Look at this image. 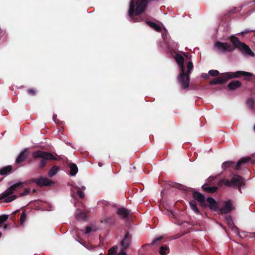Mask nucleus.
Listing matches in <instances>:
<instances>
[{
  "label": "nucleus",
  "mask_w": 255,
  "mask_h": 255,
  "mask_svg": "<svg viewBox=\"0 0 255 255\" xmlns=\"http://www.w3.org/2000/svg\"><path fill=\"white\" fill-rule=\"evenodd\" d=\"M175 59L180 68V73L177 77V81L181 85L182 89H186L189 86L190 77L189 75L193 69V64L191 61L187 63V70L185 72L184 65V58L180 54H177Z\"/></svg>",
  "instance_id": "obj_1"
},
{
  "label": "nucleus",
  "mask_w": 255,
  "mask_h": 255,
  "mask_svg": "<svg viewBox=\"0 0 255 255\" xmlns=\"http://www.w3.org/2000/svg\"><path fill=\"white\" fill-rule=\"evenodd\" d=\"M28 182H19L10 186L5 191L0 194V200H3L4 203L11 202L16 199L17 196L13 195V193L18 189L24 187V184L28 185Z\"/></svg>",
  "instance_id": "obj_2"
},
{
  "label": "nucleus",
  "mask_w": 255,
  "mask_h": 255,
  "mask_svg": "<svg viewBox=\"0 0 255 255\" xmlns=\"http://www.w3.org/2000/svg\"><path fill=\"white\" fill-rule=\"evenodd\" d=\"M147 3V0H137L136 3V7L135 8V1L131 0L128 10L129 16L133 20V14L139 16L145 10Z\"/></svg>",
  "instance_id": "obj_3"
},
{
  "label": "nucleus",
  "mask_w": 255,
  "mask_h": 255,
  "mask_svg": "<svg viewBox=\"0 0 255 255\" xmlns=\"http://www.w3.org/2000/svg\"><path fill=\"white\" fill-rule=\"evenodd\" d=\"M223 183L227 187L238 189L241 193H242L241 187L245 186L246 184L245 179L237 174L233 175L231 180L221 179L219 182V185H221Z\"/></svg>",
  "instance_id": "obj_4"
},
{
  "label": "nucleus",
  "mask_w": 255,
  "mask_h": 255,
  "mask_svg": "<svg viewBox=\"0 0 255 255\" xmlns=\"http://www.w3.org/2000/svg\"><path fill=\"white\" fill-rule=\"evenodd\" d=\"M250 163L253 164L255 163V160L252 159L250 157H243L241 158L235 165V163L232 161H227L223 163L222 168L224 170L227 169L228 168L235 166L236 170H240L241 169L242 166L245 164H249Z\"/></svg>",
  "instance_id": "obj_5"
},
{
  "label": "nucleus",
  "mask_w": 255,
  "mask_h": 255,
  "mask_svg": "<svg viewBox=\"0 0 255 255\" xmlns=\"http://www.w3.org/2000/svg\"><path fill=\"white\" fill-rule=\"evenodd\" d=\"M230 40L234 46L239 49L243 54L249 55L251 57L255 56L254 52L250 47L246 43L241 42L237 37L232 35L230 37Z\"/></svg>",
  "instance_id": "obj_6"
},
{
  "label": "nucleus",
  "mask_w": 255,
  "mask_h": 255,
  "mask_svg": "<svg viewBox=\"0 0 255 255\" xmlns=\"http://www.w3.org/2000/svg\"><path fill=\"white\" fill-rule=\"evenodd\" d=\"M32 157L37 159L41 158L39 167L42 168L45 166L47 163V160H56V158L50 152H45L42 150H37L32 153Z\"/></svg>",
  "instance_id": "obj_7"
},
{
  "label": "nucleus",
  "mask_w": 255,
  "mask_h": 255,
  "mask_svg": "<svg viewBox=\"0 0 255 255\" xmlns=\"http://www.w3.org/2000/svg\"><path fill=\"white\" fill-rule=\"evenodd\" d=\"M214 48L216 52L219 53L232 52L234 50V48L230 43L220 41L215 43Z\"/></svg>",
  "instance_id": "obj_8"
},
{
  "label": "nucleus",
  "mask_w": 255,
  "mask_h": 255,
  "mask_svg": "<svg viewBox=\"0 0 255 255\" xmlns=\"http://www.w3.org/2000/svg\"><path fill=\"white\" fill-rule=\"evenodd\" d=\"M225 76L228 81L230 79L240 78L241 76L252 77L254 74L248 72L238 71L235 72H225Z\"/></svg>",
  "instance_id": "obj_9"
},
{
  "label": "nucleus",
  "mask_w": 255,
  "mask_h": 255,
  "mask_svg": "<svg viewBox=\"0 0 255 255\" xmlns=\"http://www.w3.org/2000/svg\"><path fill=\"white\" fill-rule=\"evenodd\" d=\"M235 209V207L233 205L232 201L229 200L223 202V205L221 208H219V211L222 214H227Z\"/></svg>",
  "instance_id": "obj_10"
},
{
  "label": "nucleus",
  "mask_w": 255,
  "mask_h": 255,
  "mask_svg": "<svg viewBox=\"0 0 255 255\" xmlns=\"http://www.w3.org/2000/svg\"><path fill=\"white\" fill-rule=\"evenodd\" d=\"M192 196L194 199V200L196 202L197 201L201 207L206 208L205 202L206 199L204 195L198 191H194L192 193Z\"/></svg>",
  "instance_id": "obj_11"
},
{
  "label": "nucleus",
  "mask_w": 255,
  "mask_h": 255,
  "mask_svg": "<svg viewBox=\"0 0 255 255\" xmlns=\"http://www.w3.org/2000/svg\"><path fill=\"white\" fill-rule=\"evenodd\" d=\"M30 182L35 183L39 186H51L53 182L50 179L43 177L32 178Z\"/></svg>",
  "instance_id": "obj_12"
},
{
  "label": "nucleus",
  "mask_w": 255,
  "mask_h": 255,
  "mask_svg": "<svg viewBox=\"0 0 255 255\" xmlns=\"http://www.w3.org/2000/svg\"><path fill=\"white\" fill-rule=\"evenodd\" d=\"M206 208L208 207L213 211H219L218 203L212 197H208L205 202Z\"/></svg>",
  "instance_id": "obj_13"
},
{
  "label": "nucleus",
  "mask_w": 255,
  "mask_h": 255,
  "mask_svg": "<svg viewBox=\"0 0 255 255\" xmlns=\"http://www.w3.org/2000/svg\"><path fill=\"white\" fill-rule=\"evenodd\" d=\"M132 242V236L129 233V232L127 231L124 238L121 242V246H122V249L127 250Z\"/></svg>",
  "instance_id": "obj_14"
},
{
  "label": "nucleus",
  "mask_w": 255,
  "mask_h": 255,
  "mask_svg": "<svg viewBox=\"0 0 255 255\" xmlns=\"http://www.w3.org/2000/svg\"><path fill=\"white\" fill-rule=\"evenodd\" d=\"M228 81L225 76V73H221L220 76L215 78L210 82L211 85L224 84Z\"/></svg>",
  "instance_id": "obj_15"
},
{
  "label": "nucleus",
  "mask_w": 255,
  "mask_h": 255,
  "mask_svg": "<svg viewBox=\"0 0 255 255\" xmlns=\"http://www.w3.org/2000/svg\"><path fill=\"white\" fill-rule=\"evenodd\" d=\"M117 214L120 218L125 219L128 217L130 211L124 207L119 208L117 209Z\"/></svg>",
  "instance_id": "obj_16"
},
{
  "label": "nucleus",
  "mask_w": 255,
  "mask_h": 255,
  "mask_svg": "<svg viewBox=\"0 0 255 255\" xmlns=\"http://www.w3.org/2000/svg\"><path fill=\"white\" fill-rule=\"evenodd\" d=\"M202 188L204 191L209 193H214L218 189L217 186H209L207 184L203 185L202 186Z\"/></svg>",
  "instance_id": "obj_17"
},
{
  "label": "nucleus",
  "mask_w": 255,
  "mask_h": 255,
  "mask_svg": "<svg viewBox=\"0 0 255 255\" xmlns=\"http://www.w3.org/2000/svg\"><path fill=\"white\" fill-rule=\"evenodd\" d=\"M242 86V83L239 81L234 80L231 82L228 85V88L230 90H235L241 87Z\"/></svg>",
  "instance_id": "obj_18"
},
{
  "label": "nucleus",
  "mask_w": 255,
  "mask_h": 255,
  "mask_svg": "<svg viewBox=\"0 0 255 255\" xmlns=\"http://www.w3.org/2000/svg\"><path fill=\"white\" fill-rule=\"evenodd\" d=\"M27 150L25 149L20 153V154L18 155V157L16 159V163H20L21 162L24 161L26 159L27 155L25 154V152Z\"/></svg>",
  "instance_id": "obj_19"
},
{
  "label": "nucleus",
  "mask_w": 255,
  "mask_h": 255,
  "mask_svg": "<svg viewBox=\"0 0 255 255\" xmlns=\"http://www.w3.org/2000/svg\"><path fill=\"white\" fill-rule=\"evenodd\" d=\"M12 170V167L11 165H7L0 169V175L5 176L11 173Z\"/></svg>",
  "instance_id": "obj_20"
},
{
  "label": "nucleus",
  "mask_w": 255,
  "mask_h": 255,
  "mask_svg": "<svg viewBox=\"0 0 255 255\" xmlns=\"http://www.w3.org/2000/svg\"><path fill=\"white\" fill-rule=\"evenodd\" d=\"M146 23L150 26L151 28L156 30L157 32H161L162 28L161 27L156 24V23L148 20L146 21Z\"/></svg>",
  "instance_id": "obj_21"
},
{
  "label": "nucleus",
  "mask_w": 255,
  "mask_h": 255,
  "mask_svg": "<svg viewBox=\"0 0 255 255\" xmlns=\"http://www.w3.org/2000/svg\"><path fill=\"white\" fill-rule=\"evenodd\" d=\"M69 167L70 168V175L75 176L78 171V167L76 164L73 163H70Z\"/></svg>",
  "instance_id": "obj_22"
},
{
  "label": "nucleus",
  "mask_w": 255,
  "mask_h": 255,
  "mask_svg": "<svg viewBox=\"0 0 255 255\" xmlns=\"http://www.w3.org/2000/svg\"><path fill=\"white\" fill-rule=\"evenodd\" d=\"M101 222L108 225H113L115 222V219L113 217H106L102 220Z\"/></svg>",
  "instance_id": "obj_23"
},
{
  "label": "nucleus",
  "mask_w": 255,
  "mask_h": 255,
  "mask_svg": "<svg viewBox=\"0 0 255 255\" xmlns=\"http://www.w3.org/2000/svg\"><path fill=\"white\" fill-rule=\"evenodd\" d=\"M190 208L197 214L201 215V213L197 207V204L195 200H192L189 202Z\"/></svg>",
  "instance_id": "obj_24"
},
{
  "label": "nucleus",
  "mask_w": 255,
  "mask_h": 255,
  "mask_svg": "<svg viewBox=\"0 0 255 255\" xmlns=\"http://www.w3.org/2000/svg\"><path fill=\"white\" fill-rule=\"evenodd\" d=\"M190 208L197 214L201 215V213L197 207V204L195 200H192L189 202Z\"/></svg>",
  "instance_id": "obj_25"
},
{
  "label": "nucleus",
  "mask_w": 255,
  "mask_h": 255,
  "mask_svg": "<svg viewBox=\"0 0 255 255\" xmlns=\"http://www.w3.org/2000/svg\"><path fill=\"white\" fill-rule=\"evenodd\" d=\"M59 168L58 166L54 165L53 166L49 171L48 173V175L50 177H52L55 175L56 174L57 172L58 171Z\"/></svg>",
  "instance_id": "obj_26"
},
{
  "label": "nucleus",
  "mask_w": 255,
  "mask_h": 255,
  "mask_svg": "<svg viewBox=\"0 0 255 255\" xmlns=\"http://www.w3.org/2000/svg\"><path fill=\"white\" fill-rule=\"evenodd\" d=\"M159 252L161 255H166L169 252V249L167 246L163 245L160 248Z\"/></svg>",
  "instance_id": "obj_27"
},
{
  "label": "nucleus",
  "mask_w": 255,
  "mask_h": 255,
  "mask_svg": "<svg viewBox=\"0 0 255 255\" xmlns=\"http://www.w3.org/2000/svg\"><path fill=\"white\" fill-rule=\"evenodd\" d=\"M87 218V213L84 212H80L77 215V219L78 220H85Z\"/></svg>",
  "instance_id": "obj_28"
},
{
  "label": "nucleus",
  "mask_w": 255,
  "mask_h": 255,
  "mask_svg": "<svg viewBox=\"0 0 255 255\" xmlns=\"http://www.w3.org/2000/svg\"><path fill=\"white\" fill-rule=\"evenodd\" d=\"M162 239H163V237L160 236L158 238H157L156 239L153 240V241L151 242V243L150 244H148V245H155V244H160L161 241L162 240Z\"/></svg>",
  "instance_id": "obj_29"
},
{
  "label": "nucleus",
  "mask_w": 255,
  "mask_h": 255,
  "mask_svg": "<svg viewBox=\"0 0 255 255\" xmlns=\"http://www.w3.org/2000/svg\"><path fill=\"white\" fill-rule=\"evenodd\" d=\"M117 247H112L108 251V255H116L117 251Z\"/></svg>",
  "instance_id": "obj_30"
},
{
  "label": "nucleus",
  "mask_w": 255,
  "mask_h": 255,
  "mask_svg": "<svg viewBox=\"0 0 255 255\" xmlns=\"http://www.w3.org/2000/svg\"><path fill=\"white\" fill-rule=\"evenodd\" d=\"M8 218V216L6 215H1L0 216V226L1 224L6 221Z\"/></svg>",
  "instance_id": "obj_31"
},
{
  "label": "nucleus",
  "mask_w": 255,
  "mask_h": 255,
  "mask_svg": "<svg viewBox=\"0 0 255 255\" xmlns=\"http://www.w3.org/2000/svg\"><path fill=\"white\" fill-rule=\"evenodd\" d=\"M208 73L212 76H217L220 74L219 71L217 70H211Z\"/></svg>",
  "instance_id": "obj_32"
},
{
  "label": "nucleus",
  "mask_w": 255,
  "mask_h": 255,
  "mask_svg": "<svg viewBox=\"0 0 255 255\" xmlns=\"http://www.w3.org/2000/svg\"><path fill=\"white\" fill-rule=\"evenodd\" d=\"M247 104L250 106L251 109H253L255 104V101L252 98L249 99L247 100Z\"/></svg>",
  "instance_id": "obj_33"
},
{
  "label": "nucleus",
  "mask_w": 255,
  "mask_h": 255,
  "mask_svg": "<svg viewBox=\"0 0 255 255\" xmlns=\"http://www.w3.org/2000/svg\"><path fill=\"white\" fill-rule=\"evenodd\" d=\"M77 193L80 198L83 199L84 198L85 194L84 192L82 191L79 187H77Z\"/></svg>",
  "instance_id": "obj_34"
},
{
  "label": "nucleus",
  "mask_w": 255,
  "mask_h": 255,
  "mask_svg": "<svg viewBox=\"0 0 255 255\" xmlns=\"http://www.w3.org/2000/svg\"><path fill=\"white\" fill-rule=\"evenodd\" d=\"M26 214L24 212H22V213L20 215V220L21 222V223L22 224L23 222H24L26 220Z\"/></svg>",
  "instance_id": "obj_35"
},
{
  "label": "nucleus",
  "mask_w": 255,
  "mask_h": 255,
  "mask_svg": "<svg viewBox=\"0 0 255 255\" xmlns=\"http://www.w3.org/2000/svg\"><path fill=\"white\" fill-rule=\"evenodd\" d=\"M30 192V188H27L25 189L24 192L20 193L19 194V196L22 197L25 195H27Z\"/></svg>",
  "instance_id": "obj_36"
},
{
  "label": "nucleus",
  "mask_w": 255,
  "mask_h": 255,
  "mask_svg": "<svg viewBox=\"0 0 255 255\" xmlns=\"http://www.w3.org/2000/svg\"><path fill=\"white\" fill-rule=\"evenodd\" d=\"M95 230H93L91 226H87L86 227L85 234H88L92 231H95Z\"/></svg>",
  "instance_id": "obj_37"
},
{
  "label": "nucleus",
  "mask_w": 255,
  "mask_h": 255,
  "mask_svg": "<svg viewBox=\"0 0 255 255\" xmlns=\"http://www.w3.org/2000/svg\"><path fill=\"white\" fill-rule=\"evenodd\" d=\"M27 93L28 94L31 96H35L36 95V91L33 89H29L27 90Z\"/></svg>",
  "instance_id": "obj_38"
},
{
  "label": "nucleus",
  "mask_w": 255,
  "mask_h": 255,
  "mask_svg": "<svg viewBox=\"0 0 255 255\" xmlns=\"http://www.w3.org/2000/svg\"><path fill=\"white\" fill-rule=\"evenodd\" d=\"M175 187L176 188L181 190H185V188H186L185 186L180 184H176Z\"/></svg>",
  "instance_id": "obj_39"
},
{
  "label": "nucleus",
  "mask_w": 255,
  "mask_h": 255,
  "mask_svg": "<svg viewBox=\"0 0 255 255\" xmlns=\"http://www.w3.org/2000/svg\"><path fill=\"white\" fill-rule=\"evenodd\" d=\"M125 249L122 248L120 252L119 253H118L117 255H127V254L125 252Z\"/></svg>",
  "instance_id": "obj_40"
},
{
  "label": "nucleus",
  "mask_w": 255,
  "mask_h": 255,
  "mask_svg": "<svg viewBox=\"0 0 255 255\" xmlns=\"http://www.w3.org/2000/svg\"><path fill=\"white\" fill-rule=\"evenodd\" d=\"M251 31H252V30H245V31H243V32H241V33H240V34H241L242 35H245V34L248 33H249V32H251Z\"/></svg>",
  "instance_id": "obj_41"
},
{
  "label": "nucleus",
  "mask_w": 255,
  "mask_h": 255,
  "mask_svg": "<svg viewBox=\"0 0 255 255\" xmlns=\"http://www.w3.org/2000/svg\"><path fill=\"white\" fill-rule=\"evenodd\" d=\"M202 76L204 78H208L209 77V75L205 73V74H203Z\"/></svg>",
  "instance_id": "obj_42"
},
{
  "label": "nucleus",
  "mask_w": 255,
  "mask_h": 255,
  "mask_svg": "<svg viewBox=\"0 0 255 255\" xmlns=\"http://www.w3.org/2000/svg\"><path fill=\"white\" fill-rule=\"evenodd\" d=\"M36 192V189H33V190H32V193H35Z\"/></svg>",
  "instance_id": "obj_43"
},
{
  "label": "nucleus",
  "mask_w": 255,
  "mask_h": 255,
  "mask_svg": "<svg viewBox=\"0 0 255 255\" xmlns=\"http://www.w3.org/2000/svg\"><path fill=\"white\" fill-rule=\"evenodd\" d=\"M7 226L6 225H5L4 226V229H6L7 228Z\"/></svg>",
  "instance_id": "obj_44"
},
{
  "label": "nucleus",
  "mask_w": 255,
  "mask_h": 255,
  "mask_svg": "<svg viewBox=\"0 0 255 255\" xmlns=\"http://www.w3.org/2000/svg\"><path fill=\"white\" fill-rule=\"evenodd\" d=\"M230 12H231H231H232V13H233V12H234V10H233L231 11H230Z\"/></svg>",
  "instance_id": "obj_45"
},
{
  "label": "nucleus",
  "mask_w": 255,
  "mask_h": 255,
  "mask_svg": "<svg viewBox=\"0 0 255 255\" xmlns=\"http://www.w3.org/2000/svg\"><path fill=\"white\" fill-rule=\"evenodd\" d=\"M245 80H249V79H248V78H245Z\"/></svg>",
  "instance_id": "obj_46"
},
{
  "label": "nucleus",
  "mask_w": 255,
  "mask_h": 255,
  "mask_svg": "<svg viewBox=\"0 0 255 255\" xmlns=\"http://www.w3.org/2000/svg\"><path fill=\"white\" fill-rule=\"evenodd\" d=\"M254 237H255V233H254Z\"/></svg>",
  "instance_id": "obj_47"
},
{
  "label": "nucleus",
  "mask_w": 255,
  "mask_h": 255,
  "mask_svg": "<svg viewBox=\"0 0 255 255\" xmlns=\"http://www.w3.org/2000/svg\"><path fill=\"white\" fill-rule=\"evenodd\" d=\"M2 178H1V179H0V182L2 180Z\"/></svg>",
  "instance_id": "obj_48"
},
{
  "label": "nucleus",
  "mask_w": 255,
  "mask_h": 255,
  "mask_svg": "<svg viewBox=\"0 0 255 255\" xmlns=\"http://www.w3.org/2000/svg\"><path fill=\"white\" fill-rule=\"evenodd\" d=\"M99 255H103L101 253Z\"/></svg>",
  "instance_id": "obj_49"
}]
</instances>
